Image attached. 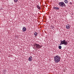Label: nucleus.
Masks as SVG:
<instances>
[{"label":"nucleus","mask_w":74,"mask_h":74,"mask_svg":"<svg viewBox=\"0 0 74 74\" xmlns=\"http://www.w3.org/2000/svg\"><path fill=\"white\" fill-rule=\"evenodd\" d=\"M54 58V61L55 63H58L60 61V57L58 55L56 56Z\"/></svg>","instance_id":"1"},{"label":"nucleus","mask_w":74,"mask_h":74,"mask_svg":"<svg viewBox=\"0 0 74 74\" xmlns=\"http://www.w3.org/2000/svg\"><path fill=\"white\" fill-rule=\"evenodd\" d=\"M68 44V43L65 40H64L63 41L62 40L61 42V43L60 44V45H63V44H64V45H67Z\"/></svg>","instance_id":"2"},{"label":"nucleus","mask_w":74,"mask_h":74,"mask_svg":"<svg viewBox=\"0 0 74 74\" xmlns=\"http://www.w3.org/2000/svg\"><path fill=\"white\" fill-rule=\"evenodd\" d=\"M34 46L36 47V49H40V48H41V47H42V45H41L39 44L36 43L34 44Z\"/></svg>","instance_id":"3"},{"label":"nucleus","mask_w":74,"mask_h":74,"mask_svg":"<svg viewBox=\"0 0 74 74\" xmlns=\"http://www.w3.org/2000/svg\"><path fill=\"white\" fill-rule=\"evenodd\" d=\"M59 5H60V7H66V4H65V3L63 2H60L59 3Z\"/></svg>","instance_id":"4"},{"label":"nucleus","mask_w":74,"mask_h":74,"mask_svg":"<svg viewBox=\"0 0 74 74\" xmlns=\"http://www.w3.org/2000/svg\"><path fill=\"white\" fill-rule=\"evenodd\" d=\"M66 28L67 29H70V25H67L66 26Z\"/></svg>","instance_id":"5"},{"label":"nucleus","mask_w":74,"mask_h":74,"mask_svg":"<svg viewBox=\"0 0 74 74\" xmlns=\"http://www.w3.org/2000/svg\"><path fill=\"white\" fill-rule=\"evenodd\" d=\"M23 30L24 32H25V31L26 30V27H23Z\"/></svg>","instance_id":"6"},{"label":"nucleus","mask_w":74,"mask_h":74,"mask_svg":"<svg viewBox=\"0 0 74 74\" xmlns=\"http://www.w3.org/2000/svg\"><path fill=\"white\" fill-rule=\"evenodd\" d=\"M29 61H32V56H30L28 59Z\"/></svg>","instance_id":"7"},{"label":"nucleus","mask_w":74,"mask_h":74,"mask_svg":"<svg viewBox=\"0 0 74 74\" xmlns=\"http://www.w3.org/2000/svg\"><path fill=\"white\" fill-rule=\"evenodd\" d=\"M53 8L55 9V10H59V8L58 7H53Z\"/></svg>","instance_id":"8"},{"label":"nucleus","mask_w":74,"mask_h":74,"mask_svg":"<svg viewBox=\"0 0 74 74\" xmlns=\"http://www.w3.org/2000/svg\"><path fill=\"white\" fill-rule=\"evenodd\" d=\"M64 1L66 4H67V3H68V1H67V0H65Z\"/></svg>","instance_id":"9"},{"label":"nucleus","mask_w":74,"mask_h":74,"mask_svg":"<svg viewBox=\"0 0 74 74\" xmlns=\"http://www.w3.org/2000/svg\"><path fill=\"white\" fill-rule=\"evenodd\" d=\"M37 8H38V9L39 10H40V9H41V8H40V6H38V5H37Z\"/></svg>","instance_id":"10"},{"label":"nucleus","mask_w":74,"mask_h":74,"mask_svg":"<svg viewBox=\"0 0 74 74\" xmlns=\"http://www.w3.org/2000/svg\"><path fill=\"white\" fill-rule=\"evenodd\" d=\"M34 35L37 36L38 34L36 32H35L34 33Z\"/></svg>","instance_id":"11"},{"label":"nucleus","mask_w":74,"mask_h":74,"mask_svg":"<svg viewBox=\"0 0 74 74\" xmlns=\"http://www.w3.org/2000/svg\"><path fill=\"white\" fill-rule=\"evenodd\" d=\"M58 48L60 49H62V46H59L58 47Z\"/></svg>","instance_id":"12"},{"label":"nucleus","mask_w":74,"mask_h":74,"mask_svg":"<svg viewBox=\"0 0 74 74\" xmlns=\"http://www.w3.org/2000/svg\"><path fill=\"white\" fill-rule=\"evenodd\" d=\"M18 1V0H14V2H17Z\"/></svg>","instance_id":"13"},{"label":"nucleus","mask_w":74,"mask_h":74,"mask_svg":"<svg viewBox=\"0 0 74 74\" xmlns=\"http://www.w3.org/2000/svg\"><path fill=\"white\" fill-rule=\"evenodd\" d=\"M51 28H52V29H53V28L54 27H53V26H51Z\"/></svg>","instance_id":"14"}]
</instances>
